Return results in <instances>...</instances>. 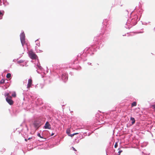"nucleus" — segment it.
Wrapping results in <instances>:
<instances>
[{
  "label": "nucleus",
  "instance_id": "1",
  "mask_svg": "<svg viewBox=\"0 0 155 155\" xmlns=\"http://www.w3.org/2000/svg\"><path fill=\"white\" fill-rule=\"evenodd\" d=\"M29 56L32 59H36L38 58L37 56L32 51H30L29 52Z\"/></svg>",
  "mask_w": 155,
  "mask_h": 155
},
{
  "label": "nucleus",
  "instance_id": "2",
  "mask_svg": "<svg viewBox=\"0 0 155 155\" xmlns=\"http://www.w3.org/2000/svg\"><path fill=\"white\" fill-rule=\"evenodd\" d=\"M25 38L24 33H21L20 35V40L22 46L24 45L25 43Z\"/></svg>",
  "mask_w": 155,
  "mask_h": 155
},
{
  "label": "nucleus",
  "instance_id": "3",
  "mask_svg": "<svg viewBox=\"0 0 155 155\" xmlns=\"http://www.w3.org/2000/svg\"><path fill=\"white\" fill-rule=\"evenodd\" d=\"M12 98H9L8 97L6 98V101L10 105H12L14 103L13 101L11 99Z\"/></svg>",
  "mask_w": 155,
  "mask_h": 155
},
{
  "label": "nucleus",
  "instance_id": "4",
  "mask_svg": "<svg viewBox=\"0 0 155 155\" xmlns=\"http://www.w3.org/2000/svg\"><path fill=\"white\" fill-rule=\"evenodd\" d=\"M32 81L31 79H30L28 80V84H27V88L28 89L31 87L32 85Z\"/></svg>",
  "mask_w": 155,
  "mask_h": 155
},
{
  "label": "nucleus",
  "instance_id": "5",
  "mask_svg": "<svg viewBox=\"0 0 155 155\" xmlns=\"http://www.w3.org/2000/svg\"><path fill=\"white\" fill-rule=\"evenodd\" d=\"M44 127L45 129H51V125L49 124L48 122L47 121L46 123L45 126H44Z\"/></svg>",
  "mask_w": 155,
  "mask_h": 155
},
{
  "label": "nucleus",
  "instance_id": "6",
  "mask_svg": "<svg viewBox=\"0 0 155 155\" xmlns=\"http://www.w3.org/2000/svg\"><path fill=\"white\" fill-rule=\"evenodd\" d=\"M34 126L37 129L40 126L39 124L36 122H35L34 123Z\"/></svg>",
  "mask_w": 155,
  "mask_h": 155
},
{
  "label": "nucleus",
  "instance_id": "7",
  "mask_svg": "<svg viewBox=\"0 0 155 155\" xmlns=\"http://www.w3.org/2000/svg\"><path fill=\"white\" fill-rule=\"evenodd\" d=\"M130 120L132 121L131 124L132 125H133L135 123V121L134 118V117H131Z\"/></svg>",
  "mask_w": 155,
  "mask_h": 155
},
{
  "label": "nucleus",
  "instance_id": "8",
  "mask_svg": "<svg viewBox=\"0 0 155 155\" xmlns=\"http://www.w3.org/2000/svg\"><path fill=\"white\" fill-rule=\"evenodd\" d=\"M66 133L68 135H69V134H70V129L68 128L67 130Z\"/></svg>",
  "mask_w": 155,
  "mask_h": 155
},
{
  "label": "nucleus",
  "instance_id": "9",
  "mask_svg": "<svg viewBox=\"0 0 155 155\" xmlns=\"http://www.w3.org/2000/svg\"><path fill=\"white\" fill-rule=\"evenodd\" d=\"M5 96H6V97H8L9 98H12V97L10 95L9 93L6 94Z\"/></svg>",
  "mask_w": 155,
  "mask_h": 155
},
{
  "label": "nucleus",
  "instance_id": "10",
  "mask_svg": "<svg viewBox=\"0 0 155 155\" xmlns=\"http://www.w3.org/2000/svg\"><path fill=\"white\" fill-rule=\"evenodd\" d=\"M136 103L135 102H133L131 104L132 107L135 106L136 105Z\"/></svg>",
  "mask_w": 155,
  "mask_h": 155
},
{
  "label": "nucleus",
  "instance_id": "11",
  "mask_svg": "<svg viewBox=\"0 0 155 155\" xmlns=\"http://www.w3.org/2000/svg\"><path fill=\"white\" fill-rule=\"evenodd\" d=\"M11 77V74L10 73H8L6 75V78H9Z\"/></svg>",
  "mask_w": 155,
  "mask_h": 155
},
{
  "label": "nucleus",
  "instance_id": "12",
  "mask_svg": "<svg viewBox=\"0 0 155 155\" xmlns=\"http://www.w3.org/2000/svg\"><path fill=\"white\" fill-rule=\"evenodd\" d=\"M16 96V94L15 92H14L12 94V96L13 97H15Z\"/></svg>",
  "mask_w": 155,
  "mask_h": 155
},
{
  "label": "nucleus",
  "instance_id": "13",
  "mask_svg": "<svg viewBox=\"0 0 155 155\" xmlns=\"http://www.w3.org/2000/svg\"><path fill=\"white\" fill-rule=\"evenodd\" d=\"M5 80L4 79H2L0 81V83L1 84H4L5 83Z\"/></svg>",
  "mask_w": 155,
  "mask_h": 155
},
{
  "label": "nucleus",
  "instance_id": "14",
  "mask_svg": "<svg viewBox=\"0 0 155 155\" xmlns=\"http://www.w3.org/2000/svg\"><path fill=\"white\" fill-rule=\"evenodd\" d=\"M64 78H67V76L65 74V75H64L63 74H62V78L63 79Z\"/></svg>",
  "mask_w": 155,
  "mask_h": 155
},
{
  "label": "nucleus",
  "instance_id": "15",
  "mask_svg": "<svg viewBox=\"0 0 155 155\" xmlns=\"http://www.w3.org/2000/svg\"><path fill=\"white\" fill-rule=\"evenodd\" d=\"M37 135L38 137H39L41 138H43V137L41 136V134L40 133H38L37 134Z\"/></svg>",
  "mask_w": 155,
  "mask_h": 155
},
{
  "label": "nucleus",
  "instance_id": "16",
  "mask_svg": "<svg viewBox=\"0 0 155 155\" xmlns=\"http://www.w3.org/2000/svg\"><path fill=\"white\" fill-rule=\"evenodd\" d=\"M117 147V143H116L114 145V147L115 148H116Z\"/></svg>",
  "mask_w": 155,
  "mask_h": 155
},
{
  "label": "nucleus",
  "instance_id": "17",
  "mask_svg": "<svg viewBox=\"0 0 155 155\" xmlns=\"http://www.w3.org/2000/svg\"><path fill=\"white\" fill-rule=\"evenodd\" d=\"M69 136L71 137H72L73 136H74V134H70L69 135H68Z\"/></svg>",
  "mask_w": 155,
  "mask_h": 155
},
{
  "label": "nucleus",
  "instance_id": "18",
  "mask_svg": "<svg viewBox=\"0 0 155 155\" xmlns=\"http://www.w3.org/2000/svg\"><path fill=\"white\" fill-rule=\"evenodd\" d=\"M122 152V150H119V151H118V153L119 154H120V153Z\"/></svg>",
  "mask_w": 155,
  "mask_h": 155
},
{
  "label": "nucleus",
  "instance_id": "19",
  "mask_svg": "<svg viewBox=\"0 0 155 155\" xmlns=\"http://www.w3.org/2000/svg\"><path fill=\"white\" fill-rule=\"evenodd\" d=\"M5 151V149H2V150L1 151V152H4Z\"/></svg>",
  "mask_w": 155,
  "mask_h": 155
},
{
  "label": "nucleus",
  "instance_id": "20",
  "mask_svg": "<svg viewBox=\"0 0 155 155\" xmlns=\"http://www.w3.org/2000/svg\"><path fill=\"white\" fill-rule=\"evenodd\" d=\"M72 149H73V150H74L75 151H77V150L75 149L74 147H72Z\"/></svg>",
  "mask_w": 155,
  "mask_h": 155
},
{
  "label": "nucleus",
  "instance_id": "21",
  "mask_svg": "<svg viewBox=\"0 0 155 155\" xmlns=\"http://www.w3.org/2000/svg\"><path fill=\"white\" fill-rule=\"evenodd\" d=\"M32 139V138H31V137H29V138L28 139V140H30V139Z\"/></svg>",
  "mask_w": 155,
  "mask_h": 155
},
{
  "label": "nucleus",
  "instance_id": "22",
  "mask_svg": "<svg viewBox=\"0 0 155 155\" xmlns=\"http://www.w3.org/2000/svg\"><path fill=\"white\" fill-rule=\"evenodd\" d=\"M78 134V133H75L74 134V135H76L77 134Z\"/></svg>",
  "mask_w": 155,
  "mask_h": 155
},
{
  "label": "nucleus",
  "instance_id": "23",
  "mask_svg": "<svg viewBox=\"0 0 155 155\" xmlns=\"http://www.w3.org/2000/svg\"><path fill=\"white\" fill-rule=\"evenodd\" d=\"M28 139H25V140L26 141H28Z\"/></svg>",
  "mask_w": 155,
  "mask_h": 155
},
{
  "label": "nucleus",
  "instance_id": "24",
  "mask_svg": "<svg viewBox=\"0 0 155 155\" xmlns=\"http://www.w3.org/2000/svg\"><path fill=\"white\" fill-rule=\"evenodd\" d=\"M54 135V134L52 133V134H51V136H53Z\"/></svg>",
  "mask_w": 155,
  "mask_h": 155
},
{
  "label": "nucleus",
  "instance_id": "25",
  "mask_svg": "<svg viewBox=\"0 0 155 155\" xmlns=\"http://www.w3.org/2000/svg\"><path fill=\"white\" fill-rule=\"evenodd\" d=\"M120 155V154L119 153L117 155Z\"/></svg>",
  "mask_w": 155,
  "mask_h": 155
}]
</instances>
